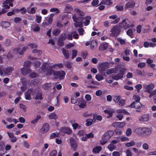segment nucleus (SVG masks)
<instances>
[{
	"instance_id": "40",
	"label": "nucleus",
	"mask_w": 156,
	"mask_h": 156,
	"mask_svg": "<svg viewBox=\"0 0 156 156\" xmlns=\"http://www.w3.org/2000/svg\"><path fill=\"white\" fill-rule=\"evenodd\" d=\"M64 41L59 38L58 41V45L59 47H62L64 44Z\"/></svg>"
},
{
	"instance_id": "51",
	"label": "nucleus",
	"mask_w": 156,
	"mask_h": 156,
	"mask_svg": "<svg viewBox=\"0 0 156 156\" xmlns=\"http://www.w3.org/2000/svg\"><path fill=\"white\" fill-rule=\"evenodd\" d=\"M32 156H39V152L36 150H33Z\"/></svg>"
},
{
	"instance_id": "15",
	"label": "nucleus",
	"mask_w": 156,
	"mask_h": 156,
	"mask_svg": "<svg viewBox=\"0 0 156 156\" xmlns=\"http://www.w3.org/2000/svg\"><path fill=\"white\" fill-rule=\"evenodd\" d=\"M33 91L32 89H28L25 94V98L26 99L29 100L30 99V94Z\"/></svg>"
},
{
	"instance_id": "26",
	"label": "nucleus",
	"mask_w": 156,
	"mask_h": 156,
	"mask_svg": "<svg viewBox=\"0 0 156 156\" xmlns=\"http://www.w3.org/2000/svg\"><path fill=\"white\" fill-rule=\"evenodd\" d=\"M79 107L80 108H84L86 106V102L83 98L80 103L79 102Z\"/></svg>"
},
{
	"instance_id": "18",
	"label": "nucleus",
	"mask_w": 156,
	"mask_h": 156,
	"mask_svg": "<svg viewBox=\"0 0 156 156\" xmlns=\"http://www.w3.org/2000/svg\"><path fill=\"white\" fill-rule=\"evenodd\" d=\"M100 70L102 71H105L107 68V66L105 62H101L99 64Z\"/></svg>"
},
{
	"instance_id": "48",
	"label": "nucleus",
	"mask_w": 156,
	"mask_h": 156,
	"mask_svg": "<svg viewBox=\"0 0 156 156\" xmlns=\"http://www.w3.org/2000/svg\"><path fill=\"white\" fill-rule=\"evenodd\" d=\"M57 154L56 150H54L51 151L49 154V156H55Z\"/></svg>"
},
{
	"instance_id": "38",
	"label": "nucleus",
	"mask_w": 156,
	"mask_h": 156,
	"mask_svg": "<svg viewBox=\"0 0 156 156\" xmlns=\"http://www.w3.org/2000/svg\"><path fill=\"white\" fill-rule=\"evenodd\" d=\"M77 99L74 95L72 96L71 99V102L72 104H75L77 102Z\"/></svg>"
},
{
	"instance_id": "32",
	"label": "nucleus",
	"mask_w": 156,
	"mask_h": 156,
	"mask_svg": "<svg viewBox=\"0 0 156 156\" xmlns=\"http://www.w3.org/2000/svg\"><path fill=\"white\" fill-rule=\"evenodd\" d=\"M116 147V146H115L113 144L111 143L108 145V148L109 149L110 151H112Z\"/></svg>"
},
{
	"instance_id": "14",
	"label": "nucleus",
	"mask_w": 156,
	"mask_h": 156,
	"mask_svg": "<svg viewBox=\"0 0 156 156\" xmlns=\"http://www.w3.org/2000/svg\"><path fill=\"white\" fill-rule=\"evenodd\" d=\"M143 135H150L152 132L150 129L146 127H143Z\"/></svg>"
},
{
	"instance_id": "39",
	"label": "nucleus",
	"mask_w": 156,
	"mask_h": 156,
	"mask_svg": "<svg viewBox=\"0 0 156 156\" xmlns=\"http://www.w3.org/2000/svg\"><path fill=\"white\" fill-rule=\"evenodd\" d=\"M41 118V115H37L36 119H35L34 120L31 121V123L32 124H34L37 122Z\"/></svg>"
},
{
	"instance_id": "12",
	"label": "nucleus",
	"mask_w": 156,
	"mask_h": 156,
	"mask_svg": "<svg viewBox=\"0 0 156 156\" xmlns=\"http://www.w3.org/2000/svg\"><path fill=\"white\" fill-rule=\"evenodd\" d=\"M21 73L23 75H26L28 74L31 72V69L28 68L24 67L21 69Z\"/></svg>"
},
{
	"instance_id": "7",
	"label": "nucleus",
	"mask_w": 156,
	"mask_h": 156,
	"mask_svg": "<svg viewBox=\"0 0 156 156\" xmlns=\"http://www.w3.org/2000/svg\"><path fill=\"white\" fill-rule=\"evenodd\" d=\"M70 143L71 147L73 151H76L77 147V144L75 139L72 137L70 138Z\"/></svg>"
},
{
	"instance_id": "22",
	"label": "nucleus",
	"mask_w": 156,
	"mask_h": 156,
	"mask_svg": "<svg viewBox=\"0 0 156 156\" xmlns=\"http://www.w3.org/2000/svg\"><path fill=\"white\" fill-rule=\"evenodd\" d=\"M108 47L107 43H105L100 45L99 47V49L101 51H104Z\"/></svg>"
},
{
	"instance_id": "2",
	"label": "nucleus",
	"mask_w": 156,
	"mask_h": 156,
	"mask_svg": "<svg viewBox=\"0 0 156 156\" xmlns=\"http://www.w3.org/2000/svg\"><path fill=\"white\" fill-rule=\"evenodd\" d=\"M65 72L63 70L60 71H55L54 70L53 75L54 76L55 79H59V80H62L65 77Z\"/></svg>"
},
{
	"instance_id": "60",
	"label": "nucleus",
	"mask_w": 156,
	"mask_h": 156,
	"mask_svg": "<svg viewBox=\"0 0 156 156\" xmlns=\"http://www.w3.org/2000/svg\"><path fill=\"white\" fill-rule=\"evenodd\" d=\"M132 133V131L130 129H128L126 131V134L127 136H129Z\"/></svg>"
},
{
	"instance_id": "8",
	"label": "nucleus",
	"mask_w": 156,
	"mask_h": 156,
	"mask_svg": "<svg viewBox=\"0 0 156 156\" xmlns=\"http://www.w3.org/2000/svg\"><path fill=\"white\" fill-rule=\"evenodd\" d=\"M142 105L139 102H133L130 105L128 106L136 109L140 108L142 107Z\"/></svg>"
},
{
	"instance_id": "5",
	"label": "nucleus",
	"mask_w": 156,
	"mask_h": 156,
	"mask_svg": "<svg viewBox=\"0 0 156 156\" xmlns=\"http://www.w3.org/2000/svg\"><path fill=\"white\" fill-rule=\"evenodd\" d=\"M80 18H81V17H77L75 15H73L72 16L73 21L75 22L74 24L76 27H80L82 26L83 22L82 21L78 22L77 21Z\"/></svg>"
},
{
	"instance_id": "6",
	"label": "nucleus",
	"mask_w": 156,
	"mask_h": 156,
	"mask_svg": "<svg viewBox=\"0 0 156 156\" xmlns=\"http://www.w3.org/2000/svg\"><path fill=\"white\" fill-rule=\"evenodd\" d=\"M49 129V125L48 123H44L40 129V132L42 133H47Z\"/></svg>"
},
{
	"instance_id": "54",
	"label": "nucleus",
	"mask_w": 156,
	"mask_h": 156,
	"mask_svg": "<svg viewBox=\"0 0 156 156\" xmlns=\"http://www.w3.org/2000/svg\"><path fill=\"white\" fill-rule=\"evenodd\" d=\"M64 65L66 68L68 69H71L72 68L71 64L69 62H67L64 63Z\"/></svg>"
},
{
	"instance_id": "20",
	"label": "nucleus",
	"mask_w": 156,
	"mask_h": 156,
	"mask_svg": "<svg viewBox=\"0 0 156 156\" xmlns=\"http://www.w3.org/2000/svg\"><path fill=\"white\" fill-rule=\"evenodd\" d=\"M53 68L52 66H49L48 68L46 74L49 76H51L52 74H53V72L54 70L53 69Z\"/></svg>"
},
{
	"instance_id": "46",
	"label": "nucleus",
	"mask_w": 156,
	"mask_h": 156,
	"mask_svg": "<svg viewBox=\"0 0 156 156\" xmlns=\"http://www.w3.org/2000/svg\"><path fill=\"white\" fill-rule=\"evenodd\" d=\"M119 105L121 106H123L125 105V101L123 99H121L119 102Z\"/></svg>"
},
{
	"instance_id": "61",
	"label": "nucleus",
	"mask_w": 156,
	"mask_h": 156,
	"mask_svg": "<svg viewBox=\"0 0 156 156\" xmlns=\"http://www.w3.org/2000/svg\"><path fill=\"white\" fill-rule=\"evenodd\" d=\"M58 137V136L55 133H53L51 134L50 136V138L52 139Z\"/></svg>"
},
{
	"instance_id": "4",
	"label": "nucleus",
	"mask_w": 156,
	"mask_h": 156,
	"mask_svg": "<svg viewBox=\"0 0 156 156\" xmlns=\"http://www.w3.org/2000/svg\"><path fill=\"white\" fill-rule=\"evenodd\" d=\"M126 70L125 68H122L119 71V73L116 75H113L112 76V78L115 80H118L121 79L123 77V75L125 74V71Z\"/></svg>"
},
{
	"instance_id": "41",
	"label": "nucleus",
	"mask_w": 156,
	"mask_h": 156,
	"mask_svg": "<svg viewBox=\"0 0 156 156\" xmlns=\"http://www.w3.org/2000/svg\"><path fill=\"white\" fill-rule=\"evenodd\" d=\"M67 35L65 33H63L60 35V37L59 38L65 41L67 39Z\"/></svg>"
},
{
	"instance_id": "35",
	"label": "nucleus",
	"mask_w": 156,
	"mask_h": 156,
	"mask_svg": "<svg viewBox=\"0 0 156 156\" xmlns=\"http://www.w3.org/2000/svg\"><path fill=\"white\" fill-rule=\"evenodd\" d=\"M32 62L30 61H27L25 62L24 67L30 69Z\"/></svg>"
},
{
	"instance_id": "10",
	"label": "nucleus",
	"mask_w": 156,
	"mask_h": 156,
	"mask_svg": "<svg viewBox=\"0 0 156 156\" xmlns=\"http://www.w3.org/2000/svg\"><path fill=\"white\" fill-rule=\"evenodd\" d=\"M14 68L11 66L7 67L4 68L3 71L5 75H9L13 70Z\"/></svg>"
},
{
	"instance_id": "47",
	"label": "nucleus",
	"mask_w": 156,
	"mask_h": 156,
	"mask_svg": "<svg viewBox=\"0 0 156 156\" xmlns=\"http://www.w3.org/2000/svg\"><path fill=\"white\" fill-rule=\"evenodd\" d=\"M54 16V14H51L48 20V23L51 24L52 23L53 20V17Z\"/></svg>"
},
{
	"instance_id": "50",
	"label": "nucleus",
	"mask_w": 156,
	"mask_h": 156,
	"mask_svg": "<svg viewBox=\"0 0 156 156\" xmlns=\"http://www.w3.org/2000/svg\"><path fill=\"white\" fill-rule=\"evenodd\" d=\"M134 99L135 100L134 102H139L140 100V98L137 95H134L133 96Z\"/></svg>"
},
{
	"instance_id": "63",
	"label": "nucleus",
	"mask_w": 156,
	"mask_h": 156,
	"mask_svg": "<svg viewBox=\"0 0 156 156\" xmlns=\"http://www.w3.org/2000/svg\"><path fill=\"white\" fill-rule=\"evenodd\" d=\"M19 105L20 108L22 109L24 112L26 111L27 107L25 105L22 104H20Z\"/></svg>"
},
{
	"instance_id": "59",
	"label": "nucleus",
	"mask_w": 156,
	"mask_h": 156,
	"mask_svg": "<svg viewBox=\"0 0 156 156\" xmlns=\"http://www.w3.org/2000/svg\"><path fill=\"white\" fill-rule=\"evenodd\" d=\"M98 0H93L91 4L93 6H95L98 5Z\"/></svg>"
},
{
	"instance_id": "1",
	"label": "nucleus",
	"mask_w": 156,
	"mask_h": 156,
	"mask_svg": "<svg viewBox=\"0 0 156 156\" xmlns=\"http://www.w3.org/2000/svg\"><path fill=\"white\" fill-rule=\"evenodd\" d=\"M114 134V131L112 130L105 132L102 136V140L100 141L101 144L102 145L105 144L111 137L113 136Z\"/></svg>"
},
{
	"instance_id": "31",
	"label": "nucleus",
	"mask_w": 156,
	"mask_h": 156,
	"mask_svg": "<svg viewBox=\"0 0 156 156\" xmlns=\"http://www.w3.org/2000/svg\"><path fill=\"white\" fill-rule=\"evenodd\" d=\"M42 99L43 97L41 93L39 92L37 93L35 97V99L42 100Z\"/></svg>"
},
{
	"instance_id": "45",
	"label": "nucleus",
	"mask_w": 156,
	"mask_h": 156,
	"mask_svg": "<svg viewBox=\"0 0 156 156\" xmlns=\"http://www.w3.org/2000/svg\"><path fill=\"white\" fill-rule=\"evenodd\" d=\"M22 18L20 17H16L14 18V21L16 23H19L22 20Z\"/></svg>"
},
{
	"instance_id": "62",
	"label": "nucleus",
	"mask_w": 156,
	"mask_h": 156,
	"mask_svg": "<svg viewBox=\"0 0 156 156\" xmlns=\"http://www.w3.org/2000/svg\"><path fill=\"white\" fill-rule=\"evenodd\" d=\"M145 63L144 62H140L138 64L137 66L138 67L142 68L145 66Z\"/></svg>"
},
{
	"instance_id": "64",
	"label": "nucleus",
	"mask_w": 156,
	"mask_h": 156,
	"mask_svg": "<svg viewBox=\"0 0 156 156\" xmlns=\"http://www.w3.org/2000/svg\"><path fill=\"white\" fill-rule=\"evenodd\" d=\"M120 153L117 151H114L112 153V156H120Z\"/></svg>"
},
{
	"instance_id": "21",
	"label": "nucleus",
	"mask_w": 156,
	"mask_h": 156,
	"mask_svg": "<svg viewBox=\"0 0 156 156\" xmlns=\"http://www.w3.org/2000/svg\"><path fill=\"white\" fill-rule=\"evenodd\" d=\"M51 87V83H45L42 86V88L45 90H50Z\"/></svg>"
},
{
	"instance_id": "13",
	"label": "nucleus",
	"mask_w": 156,
	"mask_h": 156,
	"mask_svg": "<svg viewBox=\"0 0 156 156\" xmlns=\"http://www.w3.org/2000/svg\"><path fill=\"white\" fill-rule=\"evenodd\" d=\"M104 112L108 115L107 116V118H109L112 116L114 112V110L112 109H106L104 111Z\"/></svg>"
},
{
	"instance_id": "24",
	"label": "nucleus",
	"mask_w": 156,
	"mask_h": 156,
	"mask_svg": "<svg viewBox=\"0 0 156 156\" xmlns=\"http://www.w3.org/2000/svg\"><path fill=\"white\" fill-rule=\"evenodd\" d=\"M10 23L8 22L4 21L2 23V27L5 28L9 27L10 26Z\"/></svg>"
},
{
	"instance_id": "56",
	"label": "nucleus",
	"mask_w": 156,
	"mask_h": 156,
	"mask_svg": "<svg viewBox=\"0 0 156 156\" xmlns=\"http://www.w3.org/2000/svg\"><path fill=\"white\" fill-rule=\"evenodd\" d=\"M73 33L72 32L71 34H68L67 39L68 40H72L73 39Z\"/></svg>"
},
{
	"instance_id": "53",
	"label": "nucleus",
	"mask_w": 156,
	"mask_h": 156,
	"mask_svg": "<svg viewBox=\"0 0 156 156\" xmlns=\"http://www.w3.org/2000/svg\"><path fill=\"white\" fill-rule=\"evenodd\" d=\"M30 76L32 78H36L38 76V74L35 72H33L29 74Z\"/></svg>"
},
{
	"instance_id": "28",
	"label": "nucleus",
	"mask_w": 156,
	"mask_h": 156,
	"mask_svg": "<svg viewBox=\"0 0 156 156\" xmlns=\"http://www.w3.org/2000/svg\"><path fill=\"white\" fill-rule=\"evenodd\" d=\"M61 31L60 29H56L53 30L52 33L54 36H56L60 34Z\"/></svg>"
},
{
	"instance_id": "42",
	"label": "nucleus",
	"mask_w": 156,
	"mask_h": 156,
	"mask_svg": "<svg viewBox=\"0 0 156 156\" xmlns=\"http://www.w3.org/2000/svg\"><path fill=\"white\" fill-rule=\"evenodd\" d=\"M135 144V142L133 141H131L130 142H128L126 143L125 145L127 147H130L133 146Z\"/></svg>"
},
{
	"instance_id": "19",
	"label": "nucleus",
	"mask_w": 156,
	"mask_h": 156,
	"mask_svg": "<svg viewBox=\"0 0 156 156\" xmlns=\"http://www.w3.org/2000/svg\"><path fill=\"white\" fill-rule=\"evenodd\" d=\"M148 119L149 116L147 114H145L143 115L139 119V120L141 122L147 121Z\"/></svg>"
},
{
	"instance_id": "37",
	"label": "nucleus",
	"mask_w": 156,
	"mask_h": 156,
	"mask_svg": "<svg viewBox=\"0 0 156 156\" xmlns=\"http://www.w3.org/2000/svg\"><path fill=\"white\" fill-rule=\"evenodd\" d=\"M74 11H76L78 15L80 16H83L84 15V13L83 12L80 10L79 9H75Z\"/></svg>"
},
{
	"instance_id": "3",
	"label": "nucleus",
	"mask_w": 156,
	"mask_h": 156,
	"mask_svg": "<svg viewBox=\"0 0 156 156\" xmlns=\"http://www.w3.org/2000/svg\"><path fill=\"white\" fill-rule=\"evenodd\" d=\"M121 31L120 29L117 26H115L110 30L111 33L110 34V36L112 37H118L120 34Z\"/></svg>"
},
{
	"instance_id": "58",
	"label": "nucleus",
	"mask_w": 156,
	"mask_h": 156,
	"mask_svg": "<svg viewBox=\"0 0 156 156\" xmlns=\"http://www.w3.org/2000/svg\"><path fill=\"white\" fill-rule=\"evenodd\" d=\"M85 98L87 101H90L91 100V97L90 95L88 94H87L85 95Z\"/></svg>"
},
{
	"instance_id": "52",
	"label": "nucleus",
	"mask_w": 156,
	"mask_h": 156,
	"mask_svg": "<svg viewBox=\"0 0 156 156\" xmlns=\"http://www.w3.org/2000/svg\"><path fill=\"white\" fill-rule=\"evenodd\" d=\"M19 10L22 14H24L27 12V9L24 7H22L19 9Z\"/></svg>"
},
{
	"instance_id": "29",
	"label": "nucleus",
	"mask_w": 156,
	"mask_h": 156,
	"mask_svg": "<svg viewBox=\"0 0 156 156\" xmlns=\"http://www.w3.org/2000/svg\"><path fill=\"white\" fill-rule=\"evenodd\" d=\"M113 100L115 103H118L120 100V97L119 96L115 95L113 96Z\"/></svg>"
},
{
	"instance_id": "44",
	"label": "nucleus",
	"mask_w": 156,
	"mask_h": 156,
	"mask_svg": "<svg viewBox=\"0 0 156 156\" xmlns=\"http://www.w3.org/2000/svg\"><path fill=\"white\" fill-rule=\"evenodd\" d=\"M72 55L71 57V58L73 59L75 57H76L77 55V51L76 50H73L72 51Z\"/></svg>"
},
{
	"instance_id": "16",
	"label": "nucleus",
	"mask_w": 156,
	"mask_h": 156,
	"mask_svg": "<svg viewBox=\"0 0 156 156\" xmlns=\"http://www.w3.org/2000/svg\"><path fill=\"white\" fill-rule=\"evenodd\" d=\"M135 5V3L134 2H129L126 4L125 7L126 9L133 8L134 7Z\"/></svg>"
},
{
	"instance_id": "30",
	"label": "nucleus",
	"mask_w": 156,
	"mask_h": 156,
	"mask_svg": "<svg viewBox=\"0 0 156 156\" xmlns=\"http://www.w3.org/2000/svg\"><path fill=\"white\" fill-rule=\"evenodd\" d=\"M49 118L50 119L56 120L58 118L57 116L54 112H52L49 115Z\"/></svg>"
},
{
	"instance_id": "55",
	"label": "nucleus",
	"mask_w": 156,
	"mask_h": 156,
	"mask_svg": "<svg viewBox=\"0 0 156 156\" xmlns=\"http://www.w3.org/2000/svg\"><path fill=\"white\" fill-rule=\"evenodd\" d=\"M133 31L131 29H129L127 31V34L129 36L131 37H132L133 36Z\"/></svg>"
},
{
	"instance_id": "49",
	"label": "nucleus",
	"mask_w": 156,
	"mask_h": 156,
	"mask_svg": "<svg viewBox=\"0 0 156 156\" xmlns=\"http://www.w3.org/2000/svg\"><path fill=\"white\" fill-rule=\"evenodd\" d=\"M95 78L98 81H100L104 79L103 77L100 75H96Z\"/></svg>"
},
{
	"instance_id": "11",
	"label": "nucleus",
	"mask_w": 156,
	"mask_h": 156,
	"mask_svg": "<svg viewBox=\"0 0 156 156\" xmlns=\"http://www.w3.org/2000/svg\"><path fill=\"white\" fill-rule=\"evenodd\" d=\"M144 87L146 89L144 91V92L150 93L154 88V84L150 83L148 85H145Z\"/></svg>"
},
{
	"instance_id": "25",
	"label": "nucleus",
	"mask_w": 156,
	"mask_h": 156,
	"mask_svg": "<svg viewBox=\"0 0 156 156\" xmlns=\"http://www.w3.org/2000/svg\"><path fill=\"white\" fill-rule=\"evenodd\" d=\"M143 128L139 127L136 129H135V132L137 134L142 135H143Z\"/></svg>"
},
{
	"instance_id": "36",
	"label": "nucleus",
	"mask_w": 156,
	"mask_h": 156,
	"mask_svg": "<svg viewBox=\"0 0 156 156\" xmlns=\"http://www.w3.org/2000/svg\"><path fill=\"white\" fill-rule=\"evenodd\" d=\"M52 67L54 68H55L56 67H58L59 68H62L63 67V65L62 63H56L53 65Z\"/></svg>"
},
{
	"instance_id": "17",
	"label": "nucleus",
	"mask_w": 156,
	"mask_h": 156,
	"mask_svg": "<svg viewBox=\"0 0 156 156\" xmlns=\"http://www.w3.org/2000/svg\"><path fill=\"white\" fill-rule=\"evenodd\" d=\"M62 52L66 59H68L69 58V53L68 50H66L64 48H62Z\"/></svg>"
},
{
	"instance_id": "33",
	"label": "nucleus",
	"mask_w": 156,
	"mask_h": 156,
	"mask_svg": "<svg viewBox=\"0 0 156 156\" xmlns=\"http://www.w3.org/2000/svg\"><path fill=\"white\" fill-rule=\"evenodd\" d=\"M86 122L85 125L87 126H90L92 124L93 122V120L91 119H86Z\"/></svg>"
},
{
	"instance_id": "43",
	"label": "nucleus",
	"mask_w": 156,
	"mask_h": 156,
	"mask_svg": "<svg viewBox=\"0 0 156 156\" xmlns=\"http://www.w3.org/2000/svg\"><path fill=\"white\" fill-rule=\"evenodd\" d=\"M72 126L73 128V129L74 130L76 129L77 128L80 129L81 126L79 125L77 123H74L73 124Z\"/></svg>"
},
{
	"instance_id": "57",
	"label": "nucleus",
	"mask_w": 156,
	"mask_h": 156,
	"mask_svg": "<svg viewBox=\"0 0 156 156\" xmlns=\"http://www.w3.org/2000/svg\"><path fill=\"white\" fill-rule=\"evenodd\" d=\"M34 66L35 68L39 67L41 65V62L39 61H35L34 62Z\"/></svg>"
},
{
	"instance_id": "34",
	"label": "nucleus",
	"mask_w": 156,
	"mask_h": 156,
	"mask_svg": "<svg viewBox=\"0 0 156 156\" xmlns=\"http://www.w3.org/2000/svg\"><path fill=\"white\" fill-rule=\"evenodd\" d=\"M48 67L45 65H43L41 67V70L42 72L46 74Z\"/></svg>"
},
{
	"instance_id": "9",
	"label": "nucleus",
	"mask_w": 156,
	"mask_h": 156,
	"mask_svg": "<svg viewBox=\"0 0 156 156\" xmlns=\"http://www.w3.org/2000/svg\"><path fill=\"white\" fill-rule=\"evenodd\" d=\"M60 131L61 132L68 134H70L72 132L71 129L68 127H62L60 129Z\"/></svg>"
},
{
	"instance_id": "27",
	"label": "nucleus",
	"mask_w": 156,
	"mask_h": 156,
	"mask_svg": "<svg viewBox=\"0 0 156 156\" xmlns=\"http://www.w3.org/2000/svg\"><path fill=\"white\" fill-rule=\"evenodd\" d=\"M111 0H102L101 3L102 4H106L108 5H111L112 3L111 2Z\"/></svg>"
},
{
	"instance_id": "23",
	"label": "nucleus",
	"mask_w": 156,
	"mask_h": 156,
	"mask_svg": "<svg viewBox=\"0 0 156 156\" xmlns=\"http://www.w3.org/2000/svg\"><path fill=\"white\" fill-rule=\"evenodd\" d=\"M102 148L101 146H96L93 149L92 151L94 153H98L101 151Z\"/></svg>"
}]
</instances>
